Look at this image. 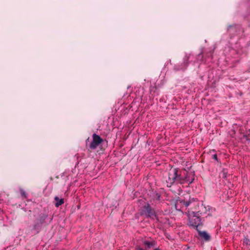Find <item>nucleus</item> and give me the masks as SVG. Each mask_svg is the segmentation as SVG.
<instances>
[{
	"label": "nucleus",
	"instance_id": "obj_1",
	"mask_svg": "<svg viewBox=\"0 0 250 250\" xmlns=\"http://www.w3.org/2000/svg\"><path fill=\"white\" fill-rule=\"evenodd\" d=\"M188 172L178 168H171L168 172V179L166 180L167 187H171L175 182L183 185L189 181Z\"/></svg>",
	"mask_w": 250,
	"mask_h": 250
},
{
	"label": "nucleus",
	"instance_id": "obj_17",
	"mask_svg": "<svg viewBox=\"0 0 250 250\" xmlns=\"http://www.w3.org/2000/svg\"><path fill=\"white\" fill-rule=\"evenodd\" d=\"M233 27V26H232V25H229V26H228V30H229V29H230L231 27Z\"/></svg>",
	"mask_w": 250,
	"mask_h": 250
},
{
	"label": "nucleus",
	"instance_id": "obj_3",
	"mask_svg": "<svg viewBox=\"0 0 250 250\" xmlns=\"http://www.w3.org/2000/svg\"><path fill=\"white\" fill-rule=\"evenodd\" d=\"M189 225L193 228L196 229L197 230L198 227L201 224V219L199 215L196 214L195 212L192 211L191 213H189Z\"/></svg>",
	"mask_w": 250,
	"mask_h": 250
},
{
	"label": "nucleus",
	"instance_id": "obj_4",
	"mask_svg": "<svg viewBox=\"0 0 250 250\" xmlns=\"http://www.w3.org/2000/svg\"><path fill=\"white\" fill-rule=\"evenodd\" d=\"M92 141L89 147L91 149H96L98 146L102 143L103 142V139L101 138L100 136L97 135L95 133H94L92 135Z\"/></svg>",
	"mask_w": 250,
	"mask_h": 250
},
{
	"label": "nucleus",
	"instance_id": "obj_15",
	"mask_svg": "<svg viewBox=\"0 0 250 250\" xmlns=\"http://www.w3.org/2000/svg\"><path fill=\"white\" fill-rule=\"evenodd\" d=\"M197 201V198H190L189 199V201H191V204L194 202H196Z\"/></svg>",
	"mask_w": 250,
	"mask_h": 250
},
{
	"label": "nucleus",
	"instance_id": "obj_11",
	"mask_svg": "<svg viewBox=\"0 0 250 250\" xmlns=\"http://www.w3.org/2000/svg\"><path fill=\"white\" fill-rule=\"evenodd\" d=\"M181 203H182L186 207H188L191 204V201L181 200Z\"/></svg>",
	"mask_w": 250,
	"mask_h": 250
},
{
	"label": "nucleus",
	"instance_id": "obj_16",
	"mask_svg": "<svg viewBox=\"0 0 250 250\" xmlns=\"http://www.w3.org/2000/svg\"><path fill=\"white\" fill-rule=\"evenodd\" d=\"M136 250H144L143 248L140 247H137L136 248Z\"/></svg>",
	"mask_w": 250,
	"mask_h": 250
},
{
	"label": "nucleus",
	"instance_id": "obj_18",
	"mask_svg": "<svg viewBox=\"0 0 250 250\" xmlns=\"http://www.w3.org/2000/svg\"><path fill=\"white\" fill-rule=\"evenodd\" d=\"M154 250H161L159 248H155Z\"/></svg>",
	"mask_w": 250,
	"mask_h": 250
},
{
	"label": "nucleus",
	"instance_id": "obj_19",
	"mask_svg": "<svg viewBox=\"0 0 250 250\" xmlns=\"http://www.w3.org/2000/svg\"><path fill=\"white\" fill-rule=\"evenodd\" d=\"M160 197V195H158V199H159Z\"/></svg>",
	"mask_w": 250,
	"mask_h": 250
},
{
	"label": "nucleus",
	"instance_id": "obj_2",
	"mask_svg": "<svg viewBox=\"0 0 250 250\" xmlns=\"http://www.w3.org/2000/svg\"><path fill=\"white\" fill-rule=\"evenodd\" d=\"M141 215H145L146 217L152 219H154L157 217L155 209L152 208L149 204L144 206L141 212Z\"/></svg>",
	"mask_w": 250,
	"mask_h": 250
},
{
	"label": "nucleus",
	"instance_id": "obj_5",
	"mask_svg": "<svg viewBox=\"0 0 250 250\" xmlns=\"http://www.w3.org/2000/svg\"><path fill=\"white\" fill-rule=\"evenodd\" d=\"M45 219L46 216L45 215L40 216L36 220L34 225H33V229H34L37 230V232H39V230L44 223Z\"/></svg>",
	"mask_w": 250,
	"mask_h": 250
},
{
	"label": "nucleus",
	"instance_id": "obj_7",
	"mask_svg": "<svg viewBox=\"0 0 250 250\" xmlns=\"http://www.w3.org/2000/svg\"><path fill=\"white\" fill-rule=\"evenodd\" d=\"M207 211V208L203 204H202L201 206L199 207V210L197 212H195V213L196 214L200 216V215L206 213Z\"/></svg>",
	"mask_w": 250,
	"mask_h": 250
},
{
	"label": "nucleus",
	"instance_id": "obj_14",
	"mask_svg": "<svg viewBox=\"0 0 250 250\" xmlns=\"http://www.w3.org/2000/svg\"><path fill=\"white\" fill-rule=\"evenodd\" d=\"M20 192H21V196L24 198H26V194L25 193V192L22 189H21L20 190Z\"/></svg>",
	"mask_w": 250,
	"mask_h": 250
},
{
	"label": "nucleus",
	"instance_id": "obj_13",
	"mask_svg": "<svg viewBox=\"0 0 250 250\" xmlns=\"http://www.w3.org/2000/svg\"><path fill=\"white\" fill-rule=\"evenodd\" d=\"M188 179H189V181H188V182H186V183H188V187H189L190 184H191L192 183H193V182L194 181V178L193 177V178H192L191 179H189V176H188Z\"/></svg>",
	"mask_w": 250,
	"mask_h": 250
},
{
	"label": "nucleus",
	"instance_id": "obj_6",
	"mask_svg": "<svg viewBox=\"0 0 250 250\" xmlns=\"http://www.w3.org/2000/svg\"><path fill=\"white\" fill-rule=\"evenodd\" d=\"M198 234L199 235L201 238L205 241H209L210 240V235L205 231H201L199 229H197Z\"/></svg>",
	"mask_w": 250,
	"mask_h": 250
},
{
	"label": "nucleus",
	"instance_id": "obj_9",
	"mask_svg": "<svg viewBox=\"0 0 250 250\" xmlns=\"http://www.w3.org/2000/svg\"><path fill=\"white\" fill-rule=\"evenodd\" d=\"M215 152V150L214 149H212L209 151V153L211 155V158L217 161V162H219L217 158V155L216 153H214Z\"/></svg>",
	"mask_w": 250,
	"mask_h": 250
},
{
	"label": "nucleus",
	"instance_id": "obj_10",
	"mask_svg": "<svg viewBox=\"0 0 250 250\" xmlns=\"http://www.w3.org/2000/svg\"><path fill=\"white\" fill-rule=\"evenodd\" d=\"M144 245L146 247V249H150L151 247L153 246V243L152 242L145 241Z\"/></svg>",
	"mask_w": 250,
	"mask_h": 250
},
{
	"label": "nucleus",
	"instance_id": "obj_8",
	"mask_svg": "<svg viewBox=\"0 0 250 250\" xmlns=\"http://www.w3.org/2000/svg\"><path fill=\"white\" fill-rule=\"evenodd\" d=\"M54 199L56 202L55 203V206L57 207H59L64 203L63 199H60L58 197L56 196Z\"/></svg>",
	"mask_w": 250,
	"mask_h": 250
},
{
	"label": "nucleus",
	"instance_id": "obj_12",
	"mask_svg": "<svg viewBox=\"0 0 250 250\" xmlns=\"http://www.w3.org/2000/svg\"><path fill=\"white\" fill-rule=\"evenodd\" d=\"M189 58V56L186 55L184 58V62L187 65L188 64V60Z\"/></svg>",
	"mask_w": 250,
	"mask_h": 250
}]
</instances>
